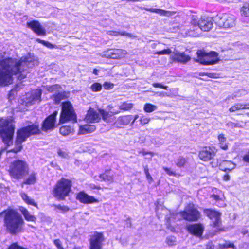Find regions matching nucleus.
I'll list each match as a JSON object with an SVG mask.
<instances>
[{
	"instance_id": "nucleus-1",
	"label": "nucleus",
	"mask_w": 249,
	"mask_h": 249,
	"mask_svg": "<svg viewBox=\"0 0 249 249\" xmlns=\"http://www.w3.org/2000/svg\"><path fill=\"white\" fill-rule=\"evenodd\" d=\"M38 64L36 58L33 54L28 53L19 60L0 55V87L11 84L13 76L19 80L27 75V69Z\"/></svg>"
},
{
	"instance_id": "nucleus-2",
	"label": "nucleus",
	"mask_w": 249,
	"mask_h": 249,
	"mask_svg": "<svg viewBox=\"0 0 249 249\" xmlns=\"http://www.w3.org/2000/svg\"><path fill=\"white\" fill-rule=\"evenodd\" d=\"M3 213L5 214V225L10 233L17 234L23 231L24 221L18 212L14 210H7Z\"/></svg>"
},
{
	"instance_id": "nucleus-3",
	"label": "nucleus",
	"mask_w": 249,
	"mask_h": 249,
	"mask_svg": "<svg viewBox=\"0 0 249 249\" xmlns=\"http://www.w3.org/2000/svg\"><path fill=\"white\" fill-rule=\"evenodd\" d=\"M72 183L69 179L62 178L59 180L52 190L53 196L58 200H63L71 191Z\"/></svg>"
},
{
	"instance_id": "nucleus-4",
	"label": "nucleus",
	"mask_w": 249,
	"mask_h": 249,
	"mask_svg": "<svg viewBox=\"0 0 249 249\" xmlns=\"http://www.w3.org/2000/svg\"><path fill=\"white\" fill-rule=\"evenodd\" d=\"M15 126L12 120L1 119L0 120V136L3 142L7 146L13 143Z\"/></svg>"
},
{
	"instance_id": "nucleus-5",
	"label": "nucleus",
	"mask_w": 249,
	"mask_h": 249,
	"mask_svg": "<svg viewBox=\"0 0 249 249\" xmlns=\"http://www.w3.org/2000/svg\"><path fill=\"white\" fill-rule=\"evenodd\" d=\"M28 172V164L26 161L19 160L13 162L9 170L10 176L17 179L22 178Z\"/></svg>"
},
{
	"instance_id": "nucleus-6",
	"label": "nucleus",
	"mask_w": 249,
	"mask_h": 249,
	"mask_svg": "<svg viewBox=\"0 0 249 249\" xmlns=\"http://www.w3.org/2000/svg\"><path fill=\"white\" fill-rule=\"evenodd\" d=\"M76 121V115L72 104L70 102L62 103L60 123H64L67 121Z\"/></svg>"
},
{
	"instance_id": "nucleus-7",
	"label": "nucleus",
	"mask_w": 249,
	"mask_h": 249,
	"mask_svg": "<svg viewBox=\"0 0 249 249\" xmlns=\"http://www.w3.org/2000/svg\"><path fill=\"white\" fill-rule=\"evenodd\" d=\"M197 58L196 61L203 65H213L216 64L219 61L218 54L214 52L207 53L201 50H199L197 52Z\"/></svg>"
},
{
	"instance_id": "nucleus-8",
	"label": "nucleus",
	"mask_w": 249,
	"mask_h": 249,
	"mask_svg": "<svg viewBox=\"0 0 249 249\" xmlns=\"http://www.w3.org/2000/svg\"><path fill=\"white\" fill-rule=\"evenodd\" d=\"M180 214L184 219L187 221H197L201 216L200 213L193 204H189Z\"/></svg>"
},
{
	"instance_id": "nucleus-9",
	"label": "nucleus",
	"mask_w": 249,
	"mask_h": 249,
	"mask_svg": "<svg viewBox=\"0 0 249 249\" xmlns=\"http://www.w3.org/2000/svg\"><path fill=\"white\" fill-rule=\"evenodd\" d=\"M215 23L219 27L231 28L235 26L236 18L233 15L224 14L222 16L217 17Z\"/></svg>"
},
{
	"instance_id": "nucleus-10",
	"label": "nucleus",
	"mask_w": 249,
	"mask_h": 249,
	"mask_svg": "<svg viewBox=\"0 0 249 249\" xmlns=\"http://www.w3.org/2000/svg\"><path fill=\"white\" fill-rule=\"evenodd\" d=\"M204 213L211 220V225L214 228H215V231H218L221 230V214L218 211L213 209H206L204 210Z\"/></svg>"
},
{
	"instance_id": "nucleus-11",
	"label": "nucleus",
	"mask_w": 249,
	"mask_h": 249,
	"mask_svg": "<svg viewBox=\"0 0 249 249\" xmlns=\"http://www.w3.org/2000/svg\"><path fill=\"white\" fill-rule=\"evenodd\" d=\"M105 238L102 232H95L90 236L89 249H102Z\"/></svg>"
},
{
	"instance_id": "nucleus-12",
	"label": "nucleus",
	"mask_w": 249,
	"mask_h": 249,
	"mask_svg": "<svg viewBox=\"0 0 249 249\" xmlns=\"http://www.w3.org/2000/svg\"><path fill=\"white\" fill-rule=\"evenodd\" d=\"M192 23L194 25L197 24L202 31L208 32L213 28V20L211 17H204L201 18L198 22L195 19H193Z\"/></svg>"
},
{
	"instance_id": "nucleus-13",
	"label": "nucleus",
	"mask_w": 249,
	"mask_h": 249,
	"mask_svg": "<svg viewBox=\"0 0 249 249\" xmlns=\"http://www.w3.org/2000/svg\"><path fill=\"white\" fill-rule=\"evenodd\" d=\"M127 54V52L123 49H109L106 52L101 53L102 57L111 59H121L124 57Z\"/></svg>"
},
{
	"instance_id": "nucleus-14",
	"label": "nucleus",
	"mask_w": 249,
	"mask_h": 249,
	"mask_svg": "<svg viewBox=\"0 0 249 249\" xmlns=\"http://www.w3.org/2000/svg\"><path fill=\"white\" fill-rule=\"evenodd\" d=\"M217 149L214 146L204 147L199 153V158L204 161H208L216 155Z\"/></svg>"
},
{
	"instance_id": "nucleus-15",
	"label": "nucleus",
	"mask_w": 249,
	"mask_h": 249,
	"mask_svg": "<svg viewBox=\"0 0 249 249\" xmlns=\"http://www.w3.org/2000/svg\"><path fill=\"white\" fill-rule=\"evenodd\" d=\"M41 90L39 89L33 90L30 94L27 95L25 101L26 106H29L39 103L41 101Z\"/></svg>"
},
{
	"instance_id": "nucleus-16",
	"label": "nucleus",
	"mask_w": 249,
	"mask_h": 249,
	"mask_svg": "<svg viewBox=\"0 0 249 249\" xmlns=\"http://www.w3.org/2000/svg\"><path fill=\"white\" fill-rule=\"evenodd\" d=\"M58 112L55 111L48 117L43 122L42 130L44 131L53 130L55 127V119Z\"/></svg>"
},
{
	"instance_id": "nucleus-17",
	"label": "nucleus",
	"mask_w": 249,
	"mask_h": 249,
	"mask_svg": "<svg viewBox=\"0 0 249 249\" xmlns=\"http://www.w3.org/2000/svg\"><path fill=\"white\" fill-rule=\"evenodd\" d=\"M27 26L38 36H45L46 34L45 29L37 20H33L27 22Z\"/></svg>"
},
{
	"instance_id": "nucleus-18",
	"label": "nucleus",
	"mask_w": 249,
	"mask_h": 249,
	"mask_svg": "<svg viewBox=\"0 0 249 249\" xmlns=\"http://www.w3.org/2000/svg\"><path fill=\"white\" fill-rule=\"evenodd\" d=\"M76 199L83 204H90L98 202L94 197L89 196L83 191L79 192L76 196Z\"/></svg>"
},
{
	"instance_id": "nucleus-19",
	"label": "nucleus",
	"mask_w": 249,
	"mask_h": 249,
	"mask_svg": "<svg viewBox=\"0 0 249 249\" xmlns=\"http://www.w3.org/2000/svg\"><path fill=\"white\" fill-rule=\"evenodd\" d=\"M172 58L175 61L182 63H185L190 60L189 55H186L183 52H180L176 50L173 52Z\"/></svg>"
},
{
	"instance_id": "nucleus-20",
	"label": "nucleus",
	"mask_w": 249,
	"mask_h": 249,
	"mask_svg": "<svg viewBox=\"0 0 249 249\" xmlns=\"http://www.w3.org/2000/svg\"><path fill=\"white\" fill-rule=\"evenodd\" d=\"M187 229L190 233L196 236H201L204 231V227L200 224L189 225Z\"/></svg>"
},
{
	"instance_id": "nucleus-21",
	"label": "nucleus",
	"mask_w": 249,
	"mask_h": 249,
	"mask_svg": "<svg viewBox=\"0 0 249 249\" xmlns=\"http://www.w3.org/2000/svg\"><path fill=\"white\" fill-rule=\"evenodd\" d=\"M100 119L99 113L92 108L88 110L85 118L86 121L88 123L98 122Z\"/></svg>"
},
{
	"instance_id": "nucleus-22",
	"label": "nucleus",
	"mask_w": 249,
	"mask_h": 249,
	"mask_svg": "<svg viewBox=\"0 0 249 249\" xmlns=\"http://www.w3.org/2000/svg\"><path fill=\"white\" fill-rule=\"evenodd\" d=\"M99 112L101 114L102 119L107 122H110L112 121L111 117L114 115L120 113L119 111H107L104 109H99Z\"/></svg>"
},
{
	"instance_id": "nucleus-23",
	"label": "nucleus",
	"mask_w": 249,
	"mask_h": 249,
	"mask_svg": "<svg viewBox=\"0 0 249 249\" xmlns=\"http://www.w3.org/2000/svg\"><path fill=\"white\" fill-rule=\"evenodd\" d=\"M144 9L147 11L159 14L161 16H163L166 17H171L176 13V12L175 11H166L161 9L147 8H144Z\"/></svg>"
},
{
	"instance_id": "nucleus-24",
	"label": "nucleus",
	"mask_w": 249,
	"mask_h": 249,
	"mask_svg": "<svg viewBox=\"0 0 249 249\" xmlns=\"http://www.w3.org/2000/svg\"><path fill=\"white\" fill-rule=\"evenodd\" d=\"M236 167V164L230 160H223L219 164L220 170L224 171H231L234 169Z\"/></svg>"
},
{
	"instance_id": "nucleus-25",
	"label": "nucleus",
	"mask_w": 249,
	"mask_h": 249,
	"mask_svg": "<svg viewBox=\"0 0 249 249\" xmlns=\"http://www.w3.org/2000/svg\"><path fill=\"white\" fill-rule=\"evenodd\" d=\"M96 127L93 125L85 124L79 126L78 134L80 135H84L90 133L94 132Z\"/></svg>"
},
{
	"instance_id": "nucleus-26",
	"label": "nucleus",
	"mask_w": 249,
	"mask_h": 249,
	"mask_svg": "<svg viewBox=\"0 0 249 249\" xmlns=\"http://www.w3.org/2000/svg\"><path fill=\"white\" fill-rule=\"evenodd\" d=\"M131 115L120 116L116 120L115 124L117 126L120 127L124 125H127L131 120Z\"/></svg>"
},
{
	"instance_id": "nucleus-27",
	"label": "nucleus",
	"mask_w": 249,
	"mask_h": 249,
	"mask_svg": "<svg viewBox=\"0 0 249 249\" xmlns=\"http://www.w3.org/2000/svg\"><path fill=\"white\" fill-rule=\"evenodd\" d=\"M19 211L26 221L29 222H36V216L31 214L27 209L23 207H21L19 208Z\"/></svg>"
},
{
	"instance_id": "nucleus-28",
	"label": "nucleus",
	"mask_w": 249,
	"mask_h": 249,
	"mask_svg": "<svg viewBox=\"0 0 249 249\" xmlns=\"http://www.w3.org/2000/svg\"><path fill=\"white\" fill-rule=\"evenodd\" d=\"M217 139L218 141V145L222 150H227L228 149L229 143L227 142V138L223 134L218 135Z\"/></svg>"
},
{
	"instance_id": "nucleus-29",
	"label": "nucleus",
	"mask_w": 249,
	"mask_h": 249,
	"mask_svg": "<svg viewBox=\"0 0 249 249\" xmlns=\"http://www.w3.org/2000/svg\"><path fill=\"white\" fill-rule=\"evenodd\" d=\"M249 109V103L247 104H241L237 103L235 104L231 107L229 108V111L231 112H235V111L241 110V109Z\"/></svg>"
},
{
	"instance_id": "nucleus-30",
	"label": "nucleus",
	"mask_w": 249,
	"mask_h": 249,
	"mask_svg": "<svg viewBox=\"0 0 249 249\" xmlns=\"http://www.w3.org/2000/svg\"><path fill=\"white\" fill-rule=\"evenodd\" d=\"M20 196L22 200L28 205H31L37 208V204L35 202L34 200L30 198L28 195L23 192H21L20 193Z\"/></svg>"
},
{
	"instance_id": "nucleus-31",
	"label": "nucleus",
	"mask_w": 249,
	"mask_h": 249,
	"mask_svg": "<svg viewBox=\"0 0 249 249\" xmlns=\"http://www.w3.org/2000/svg\"><path fill=\"white\" fill-rule=\"evenodd\" d=\"M37 180V174L32 172L23 182L22 184L33 185L36 183Z\"/></svg>"
},
{
	"instance_id": "nucleus-32",
	"label": "nucleus",
	"mask_w": 249,
	"mask_h": 249,
	"mask_svg": "<svg viewBox=\"0 0 249 249\" xmlns=\"http://www.w3.org/2000/svg\"><path fill=\"white\" fill-rule=\"evenodd\" d=\"M60 133L64 135L67 136L73 132L74 129L72 127L70 126L65 125L60 127Z\"/></svg>"
},
{
	"instance_id": "nucleus-33",
	"label": "nucleus",
	"mask_w": 249,
	"mask_h": 249,
	"mask_svg": "<svg viewBox=\"0 0 249 249\" xmlns=\"http://www.w3.org/2000/svg\"><path fill=\"white\" fill-rule=\"evenodd\" d=\"M107 34L110 36H118L119 35L122 36H127L129 37H132V35L130 34L126 33L125 32H118V31H108L107 32Z\"/></svg>"
},
{
	"instance_id": "nucleus-34",
	"label": "nucleus",
	"mask_w": 249,
	"mask_h": 249,
	"mask_svg": "<svg viewBox=\"0 0 249 249\" xmlns=\"http://www.w3.org/2000/svg\"><path fill=\"white\" fill-rule=\"evenodd\" d=\"M133 107V104L131 103L124 102L119 106L120 110L128 111L130 110Z\"/></svg>"
},
{
	"instance_id": "nucleus-35",
	"label": "nucleus",
	"mask_w": 249,
	"mask_h": 249,
	"mask_svg": "<svg viewBox=\"0 0 249 249\" xmlns=\"http://www.w3.org/2000/svg\"><path fill=\"white\" fill-rule=\"evenodd\" d=\"M157 108V107L156 106L150 103H146L145 104L143 107L144 111L147 113L152 112L156 110Z\"/></svg>"
},
{
	"instance_id": "nucleus-36",
	"label": "nucleus",
	"mask_w": 249,
	"mask_h": 249,
	"mask_svg": "<svg viewBox=\"0 0 249 249\" xmlns=\"http://www.w3.org/2000/svg\"><path fill=\"white\" fill-rule=\"evenodd\" d=\"M241 14L244 17L249 16V3H245L241 7L240 10Z\"/></svg>"
},
{
	"instance_id": "nucleus-37",
	"label": "nucleus",
	"mask_w": 249,
	"mask_h": 249,
	"mask_svg": "<svg viewBox=\"0 0 249 249\" xmlns=\"http://www.w3.org/2000/svg\"><path fill=\"white\" fill-rule=\"evenodd\" d=\"M165 242L169 246H175L176 245V239L174 236H169L166 239Z\"/></svg>"
},
{
	"instance_id": "nucleus-38",
	"label": "nucleus",
	"mask_w": 249,
	"mask_h": 249,
	"mask_svg": "<svg viewBox=\"0 0 249 249\" xmlns=\"http://www.w3.org/2000/svg\"><path fill=\"white\" fill-rule=\"evenodd\" d=\"M57 154L59 156L63 158H68L69 157L68 152L64 149H58Z\"/></svg>"
},
{
	"instance_id": "nucleus-39",
	"label": "nucleus",
	"mask_w": 249,
	"mask_h": 249,
	"mask_svg": "<svg viewBox=\"0 0 249 249\" xmlns=\"http://www.w3.org/2000/svg\"><path fill=\"white\" fill-rule=\"evenodd\" d=\"M36 40V42L42 44L43 45L49 48H54L55 47V45L52 44L49 42L41 40L39 38H37Z\"/></svg>"
},
{
	"instance_id": "nucleus-40",
	"label": "nucleus",
	"mask_w": 249,
	"mask_h": 249,
	"mask_svg": "<svg viewBox=\"0 0 249 249\" xmlns=\"http://www.w3.org/2000/svg\"><path fill=\"white\" fill-rule=\"evenodd\" d=\"M46 89L50 92H53L58 91V89L60 88V86L58 84L53 85L52 86H46Z\"/></svg>"
},
{
	"instance_id": "nucleus-41",
	"label": "nucleus",
	"mask_w": 249,
	"mask_h": 249,
	"mask_svg": "<svg viewBox=\"0 0 249 249\" xmlns=\"http://www.w3.org/2000/svg\"><path fill=\"white\" fill-rule=\"evenodd\" d=\"M186 163V160L182 157H179L176 161V165L178 167L184 166Z\"/></svg>"
},
{
	"instance_id": "nucleus-42",
	"label": "nucleus",
	"mask_w": 249,
	"mask_h": 249,
	"mask_svg": "<svg viewBox=\"0 0 249 249\" xmlns=\"http://www.w3.org/2000/svg\"><path fill=\"white\" fill-rule=\"evenodd\" d=\"M90 88L93 92L99 91L102 89V86L98 83H95L91 85Z\"/></svg>"
},
{
	"instance_id": "nucleus-43",
	"label": "nucleus",
	"mask_w": 249,
	"mask_h": 249,
	"mask_svg": "<svg viewBox=\"0 0 249 249\" xmlns=\"http://www.w3.org/2000/svg\"><path fill=\"white\" fill-rule=\"evenodd\" d=\"M54 208L56 210H59L61 213H65L69 210V208L67 206L61 205H55Z\"/></svg>"
},
{
	"instance_id": "nucleus-44",
	"label": "nucleus",
	"mask_w": 249,
	"mask_h": 249,
	"mask_svg": "<svg viewBox=\"0 0 249 249\" xmlns=\"http://www.w3.org/2000/svg\"><path fill=\"white\" fill-rule=\"evenodd\" d=\"M172 53V51L171 49L168 48L166 49L163 50L162 51H158L153 53V54H158V55H168Z\"/></svg>"
},
{
	"instance_id": "nucleus-45",
	"label": "nucleus",
	"mask_w": 249,
	"mask_h": 249,
	"mask_svg": "<svg viewBox=\"0 0 249 249\" xmlns=\"http://www.w3.org/2000/svg\"><path fill=\"white\" fill-rule=\"evenodd\" d=\"M108 171H107L104 174L101 175L100 176V178H102L104 180H107L108 181H113V177L111 176L108 175L107 174Z\"/></svg>"
},
{
	"instance_id": "nucleus-46",
	"label": "nucleus",
	"mask_w": 249,
	"mask_h": 249,
	"mask_svg": "<svg viewBox=\"0 0 249 249\" xmlns=\"http://www.w3.org/2000/svg\"><path fill=\"white\" fill-rule=\"evenodd\" d=\"M150 120V118L145 116H141L140 120L142 124H148Z\"/></svg>"
},
{
	"instance_id": "nucleus-47",
	"label": "nucleus",
	"mask_w": 249,
	"mask_h": 249,
	"mask_svg": "<svg viewBox=\"0 0 249 249\" xmlns=\"http://www.w3.org/2000/svg\"><path fill=\"white\" fill-rule=\"evenodd\" d=\"M8 249H27L18 245L17 243L12 244Z\"/></svg>"
},
{
	"instance_id": "nucleus-48",
	"label": "nucleus",
	"mask_w": 249,
	"mask_h": 249,
	"mask_svg": "<svg viewBox=\"0 0 249 249\" xmlns=\"http://www.w3.org/2000/svg\"><path fill=\"white\" fill-rule=\"evenodd\" d=\"M53 243L57 247L58 249H64L62 246L61 242L59 239L54 240Z\"/></svg>"
},
{
	"instance_id": "nucleus-49",
	"label": "nucleus",
	"mask_w": 249,
	"mask_h": 249,
	"mask_svg": "<svg viewBox=\"0 0 249 249\" xmlns=\"http://www.w3.org/2000/svg\"><path fill=\"white\" fill-rule=\"evenodd\" d=\"M113 84L109 82H105L103 84V87L106 89H111L113 88Z\"/></svg>"
},
{
	"instance_id": "nucleus-50",
	"label": "nucleus",
	"mask_w": 249,
	"mask_h": 249,
	"mask_svg": "<svg viewBox=\"0 0 249 249\" xmlns=\"http://www.w3.org/2000/svg\"><path fill=\"white\" fill-rule=\"evenodd\" d=\"M163 169L168 175L173 176H176V173L174 171H172L170 168H168L167 167H163Z\"/></svg>"
},
{
	"instance_id": "nucleus-51",
	"label": "nucleus",
	"mask_w": 249,
	"mask_h": 249,
	"mask_svg": "<svg viewBox=\"0 0 249 249\" xmlns=\"http://www.w3.org/2000/svg\"><path fill=\"white\" fill-rule=\"evenodd\" d=\"M152 85L155 88H160L164 89H167L168 88L167 86H164L160 83H153Z\"/></svg>"
},
{
	"instance_id": "nucleus-52",
	"label": "nucleus",
	"mask_w": 249,
	"mask_h": 249,
	"mask_svg": "<svg viewBox=\"0 0 249 249\" xmlns=\"http://www.w3.org/2000/svg\"><path fill=\"white\" fill-rule=\"evenodd\" d=\"M243 160L247 163H249V149L243 156Z\"/></svg>"
},
{
	"instance_id": "nucleus-53",
	"label": "nucleus",
	"mask_w": 249,
	"mask_h": 249,
	"mask_svg": "<svg viewBox=\"0 0 249 249\" xmlns=\"http://www.w3.org/2000/svg\"><path fill=\"white\" fill-rule=\"evenodd\" d=\"M233 245L227 242L224 244H220L219 247L221 248H227L231 247H233Z\"/></svg>"
},
{
	"instance_id": "nucleus-54",
	"label": "nucleus",
	"mask_w": 249,
	"mask_h": 249,
	"mask_svg": "<svg viewBox=\"0 0 249 249\" xmlns=\"http://www.w3.org/2000/svg\"><path fill=\"white\" fill-rule=\"evenodd\" d=\"M211 197L213 198L214 200H215L216 201L222 200V198L221 197V196L219 195L213 194L211 196Z\"/></svg>"
},
{
	"instance_id": "nucleus-55",
	"label": "nucleus",
	"mask_w": 249,
	"mask_h": 249,
	"mask_svg": "<svg viewBox=\"0 0 249 249\" xmlns=\"http://www.w3.org/2000/svg\"><path fill=\"white\" fill-rule=\"evenodd\" d=\"M63 94L62 93L59 92L55 96V100L56 101H59L60 100L63 99Z\"/></svg>"
},
{
	"instance_id": "nucleus-56",
	"label": "nucleus",
	"mask_w": 249,
	"mask_h": 249,
	"mask_svg": "<svg viewBox=\"0 0 249 249\" xmlns=\"http://www.w3.org/2000/svg\"><path fill=\"white\" fill-rule=\"evenodd\" d=\"M205 75H207L209 77L213 78H217L218 76H217V74L213 73H207Z\"/></svg>"
},
{
	"instance_id": "nucleus-57",
	"label": "nucleus",
	"mask_w": 249,
	"mask_h": 249,
	"mask_svg": "<svg viewBox=\"0 0 249 249\" xmlns=\"http://www.w3.org/2000/svg\"><path fill=\"white\" fill-rule=\"evenodd\" d=\"M140 153L142 154L143 156H145L147 154H150L151 156H153L154 155L153 152H146L144 150H142V151L140 152Z\"/></svg>"
},
{
	"instance_id": "nucleus-58",
	"label": "nucleus",
	"mask_w": 249,
	"mask_h": 249,
	"mask_svg": "<svg viewBox=\"0 0 249 249\" xmlns=\"http://www.w3.org/2000/svg\"><path fill=\"white\" fill-rule=\"evenodd\" d=\"M223 179L224 181H227L230 179V176L228 174H226L223 176Z\"/></svg>"
},
{
	"instance_id": "nucleus-59",
	"label": "nucleus",
	"mask_w": 249,
	"mask_h": 249,
	"mask_svg": "<svg viewBox=\"0 0 249 249\" xmlns=\"http://www.w3.org/2000/svg\"><path fill=\"white\" fill-rule=\"evenodd\" d=\"M146 178V179L148 180L149 183L150 184L152 183V182H153V179L151 175L149 176H147Z\"/></svg>"
},
{
	"instance_id": "nucleus-60",
	"label": "nucleus",
	"mask_w": 249,
	"mask_h": 249,
	"mask_svg": "<svg viewBox=\"0 0 249 249\" xmlns=\"http://www.w3.org/2000/svg\"><path fill=\"white\" fill-rule=\"evenodd\" d=\"M167 228L170 229L171 231H175V228L173 227H172L169 223H167L166 224Z\"/></svg>"
},
{
	"instance_id": "nucleus-61",
	"label": "nucleus",
	"mask_w": 249,
	"mask_h": 249,
	"mask_svg": "<svg viewBox=\"0 0 249 249\" xmlns=\"http://www.w3.org/2000/svg\"><path fill=\"white\" fill-rule=\"evenodd\" d=\"M144 172L145 174L147 173H149V170H148V167L147 166H146L144 167Z\"/></svg>"
},
{
	"instance_id": "nucleus-62",
	"label": "nucleus",
	"mask_w": 249,
	"mask_h": 249,
	"mask_svg": "<svg viewBox=\"0 0 249 249\" xmlns=\"http://www.w3.org/2000/svg\"><path fill=\"white\" fill-rule=\"evenodd\" d=\"M157 45V44L156 43H153L151 45V47L152 48V49H155L156 48V46Z\"/></svg>"
},
{
	"instance_id": "nucleus-63",
	"label": "nucleus",
	"mask_w": 249,
	"mask_h": 249,
	"mask_svg": "<svg viewBox=\"0 0 249 249\" xmlns=\"http://www.w3.org/2000/svg\"><path fill=\"white\" fill-rule=\"evenodd\" d=\"M159 95L160 96H164L167 95L164 92H160L159 93Z\"/></svg>"
},
{
	"instance_id": "nucleus-64",
	"label": "nucleus",
	"mask_w": 249,
	"mask_h": 249,
	"mask_svg": "<svg viewBox=\"0 0 249 249\" xmlns=\"http://www.w3.org/2000/svg\"><path fill=\"white\" fill-rule=\"evenodd\" d=\"M98 70H97L96 69H94L93 70V73L97 75L98 74Z\"/></svg>"
}]
</instances>
